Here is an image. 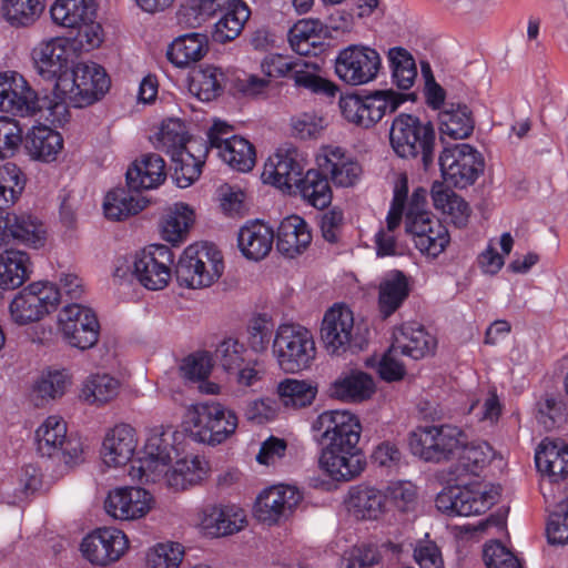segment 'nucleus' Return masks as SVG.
Instances as JSON below:
<instances>
[{
    "label": "nucleus",
    "instance_id": "nucleus-1",
    "mask_svg": "<svg viewBox=\"0 0 568 568\" xmlns=\"http://www.w3.org/2000/svg\"><path fill=\"white\" fill-rule=\"evenodd\" d=\"M436 131L430 121L416 115L400 113L394 118L389 130V142L395 154L406 160H418L428 170L436 155Z\"/></svg>",
    "mask_w": 568,
    "mask_h": 568
},
{
    "label": "nucleus",
    "instance_id": "nucleus-2",
    "mask_svg": "<svg viewBox=\"0 0 568 568\" xmlns=\"http://www.w3.org/2000/svg\"><path fill=\"white\" fill-rule=\"evenodd\" d=\"M224 270L221 252L209 243L189 245L175 266L179 284L187 288L211 286Z\"/></svg>",
    "mask_w": 568,
    "mask_h": 568
},
{
    "label": "nucleus",
    "instance_id": "nucleus-3",
    "mask_svg": "<svg viewBox=\"0 0 568 568\" xmlns=\"http://www.w3.org/2000/svg\"><path fill=\"white\" fill-rule=\"evenodd\" d=\"M413 93H398L392 89L376 90L368 95L348 94L341 97L339 109L346 121L369 129L386 114L394 113Z\"/></svg>",
    "mask_w": 568,
    "mask_h": 568
},
{
    "label": "nucleus",
    "instance_id": "nucleus-4",
    "mask_svg": "<svg viewBox=\"0 0 568 568\" xmlns=\"http://www.w3.org/2000/svg\"><path fill=\"white\" fill-rule=\"evenodd\" d=\"M109 88L110 79L105 70L97 63H79L55 83L57 94L69 99L73 108L94 103Z\"/></svg>",
    "mask_w": 568,
    "mask_h": 568
},
{
    "label": "nucleus",
    "instance_id": "nucleus-5",
    "mask_svg": "<svg viewBox=\"0 0 568 568\" xmlns=\"http://www.w3.org/2000/svg\"><path fill=\"white\" fill-rule=\"evenodd\" d=\"M465 439V433L457 426H418L410 433L409 448L414 456L424 462L442 463L450 460Z\"/></svg>",
    "mask_w": 568,
    "mask_h": 568
},
{
    "label": "nucleus",
    "instance_id": "nucleus-6",
    "mask_svg": "<svg viewBox=\"0 0 568 568\" xmlns=\"http://www.w3.org/2000/svg\"><path fill=\"white\" fill-rule=\"evenodd\" d=\"M273 353L285 373L302 372L315 359L316 347L313 335L301 325L282 324L274 336Z\"/></svg>",
    "mask_w": 568,
    "mask_h": 568
},
{
    "label": "nucleus",
    "instance_id": "nucleus-7",
    "mask_svg": "<svg viewBox=\"0 0 568 568\" xmlns=\"http://www.w3.org/2000/svg\"><path fill=\"white\" fill-rule=\"evenodd\" d=\"M59 302L60 292L55 285L34 282L16 294L9 305L10 317L18 325H28L54 311Z\"/></svg>",
    "mask_w": 568,
    "mask_h": 568
},
{
    "label": "nucleus",
    "instance_id": "nucleus-8",
    "mask_svg": "<svg viewBox=\"0 0 568 568\" xmlns=\"http://www.w3.org/2000/svg\"><path fill=\"white\" fill-rule=\"evenodd\" d=\"M438 163L445 182L458 189L473 185L485 168L480 152L467 143L445 148Z\"/></svg>",
    "mask_w": 568,
    "mask_h": 568
},
{
    "label": "nucleus",
    "instance_id": "nucleus-9",
    "mask_svg": "<svg viewBox=\"0 0 568 568\" xmlns=\"http://www.w3.org/2000/svg\"><path fill=\"white\" fill-rule=\"evenodd\" d=\"M58 328L67 344L81 351L93 347L99 341L100 324L97 314L79 303L67 304L60 310Z\"/></svg>",
    "mask_w": 568,
    "mask_h": 568
},
{
    "label": "nucleus",
    "instance_id": "nucleus-10",
    "mask_svg": "<svg viewBox=\"0 0 568 568\" xmlns=\"http://www.w3.org/2000/svg\"><path fill=\"white\" fill-rule=\"evenodd\" d=\"M209 149L216 150L217 155L231 168L247 172L255 164V150L246 139L233 134V126L224 121L216 120L207 131Z\"/></svg>",
    "mask_w": 568,
    "mask_h": 568
},
{
    "label": "nucleus",
    "instance_id": "nucleus-11",
    "mask_svg": "<svg viewBox=\"0 0 568 568\" xmlns=\"http://www.w3.org/2000/svg\"><path fill=\"white\" fill-rule=\"evenodd\" d=\"M381 69L379 53L366 45L351 44L341 50L335 60L337 77L351 85H362L374 81Z\"/></svg>",
    "mask_w": 568,
    "mask_h": 568
},
{
    "label": "nucleus",
    "instance_id": "nucleus-12",
    "mask_svg": "<svg viewBox=\"0 0 568 568\" xmlns=\"http://www.w3.org/2000/svg\"><path fill=\"white\" fill-rule=\"evenodd\" d=\"M192 434L200 442L221 444L237 427V416L220 403L211 402L194 407Z\"/></svg>",
    "mask_w": 568,
    "mask_h": 568
},
{
    "label": "nucleus",
    "instance_id": "nucleus-13",
    "mask_svg": "<svg viewBox=\"0 0 568 568\" xmlns=\"http://www.w3.org/2000/svg\"><path fill=\"white\" fill-rule=\"evenodd\" d=\"M321 338L325 349L332 355H343L358 346L354 315L351 308L334 304L323 317Z\"/></svg>",
    "mask_w": 568,
    "mask_h": 568
},
{
    "label": "nucleus",
    "instance_id": "nucleus-14",
    "mask_svg": "<svg viewBox=\"0 0 568 568\" xmlns=\"http://www.w3.org/2000/svg\"><path fill=\"white\" fill-rule=\"evenodd\" d=\"M173 261L174 255L166 245L151 244L135 254L133 274L145 288L163 290L171 280Z\"/></svg>",
    "mask_w": 568,
    "mask_h": 568
},
{
    "label": "nucleus",
    "instance_id": "nucleus-15",
    "mask_svg": "<svg viewBox=\"0 0 568 568\" xmlns=\"http://www.w3.org/2000/svg\"><path fill=\"white\" fill-rule=\"evenodd\" d=\"M498 493L483 490L479 486L448 488L436 497V507L442 513L456 516L480 515L497 503Z\"/></svg>",
    "mask_w": 568,
    "mask_h": 568
},
{
    "label": "nucleus",
    "instance_id": "nucleus-16",
    "mask_svg": "<svg viewBox=\"0 0 568 568\" xmlns=\"http://www.w3.org/2000/svg\"><path fill=\"white\" fill-rule=\"evenodd\" d=\"M0 111L13 116H33L42 111L37 92L16 71L0 73Z\"/></svg>",
    "mask_w": 568,
    "mask_h": 568
},
{
    "label": "nucleus",
    "instance_id": "nucleus-17",
    "mask_svg": "<svg viewBox=\"0 0 568 568\" xmlns=\"http://www.w3.org/2000/svg\"><path fill=\"white\" fill-rule=\"evenodd\" d=\"M303 500V494L292 485L278 484L263 489L254 505V516L267 525L288 519Z\"/></svg>",
    "mask_w": 568,
    "mask_h": 568
},
{
    "label": "nucleus",
    "instance_id": "nucleus-18",
    "mask_svg": "<svg viewBox=\"0 0 568 568\" xmlns=\"http://www.w3.org/2000/svg\"><path fill=\"white\" fill-rule=\"evenodd\" d=\"M306 165L307 159L304 152L292 145L283 146L264 164L262 179L265 183L291 192L303 176Z\"/></svg>",
    "mask_w": 568,
    "mask_h": 568
},
{
    "label": "nucleus",
    "instance_id": "nucleus-19",
    "mask_svg": "<svg viewBox=\"0 0 568 568\" xmlns=\"http://www.w3.org/2000/svg\"><path fill=\"white\" fill-rule=\"evenodd\" d=\"M126 548V536L115 528H99L84 537L81 542L83 557L97 566L118 561Z\"/></svg>",
    "mask_w": 568,
    "mask_h": 568
},
{
    "label": "nucleus",
    "instance_id": "nucleus-20",
    "mask_svg": "<svg viewBox=\"0 0 568 568\" xmlns=\"http://www.w3.org/2000/svg\"><path fill=\"white\" fill-rule=\"evenodd\" d=\"M39 247L44 245L43 224L29 213H0V246L10 241Z\"/></svg>",
    "mask_w": 568,
    "mask_h": 568
},
{
    "label": "nucleus",
    "instance_id": "nucleus-21",
    "mask_svg": "<svg viewBox=\"0 0 568 568\" xmlns=\"http://www.w3.org/2000/svg\"><path fill=\"white\" fill-rule=\"evenodd\" d=\"M151 500L150 493L143 488L121 487L109 493L104 507L115 519L134 520L150 510Z\"/></svg>",
    "mask_w": 568,
    "mask_h": 568
},
{
    "label": "nucleus",
    "instance_id": "nucleus-22",
    "mask_svg": "<svg viewBox=\"0 0 568 568\" xmlns=\"http://www.w3.org/2000/svg\"><path fill=\"white\" fill-rule=\"evenodd\" d=\"M246 525V514L236 505H206L201 511V526L215 537L233 535Z\"/></svg>",
    "mask_w": 568,
    "mask_h": 568
},
{
    "label": "nucleus",
    "instance_id": "nucleus-23",
    "mask_svg": "<svg viewBox=\"0 0 568 568\" xmlns=\"http://www.w3.org/2000/svg\"><path fill=\"white\" fill-rule=\"evenodd\" d=\"M405 230L413 235L416 247L432 257L443 253L450 241L448 230L435 216L407 222Z\"/></svg>",
    "mask_w": 568,
    "mask_h": 568
},
{
    "label": "nucleus",
    "instance_id": "nucleus-24",
    "mask_svg": "<svg viewBox=\"0 0 568 568\" xmlns=\"http://www.w3.org/2000/svg\"><path fill=\"white\" fill-rule=\"evenodd\" d=\"M33 60L39 74L45 80L60 81L69 73L70 52L64 39L54 38L33 50Z\"/></svg>",
    "mask_w": 568,
    "mask_h": 568
},
{
    "label": "nucleus",
    "instance_id": "nucleus-25",
    "mask_svg": "<svg viewBox=\"0 0 568 568\" xmlns=\"http://www.w3.org/2000/svg\"><path fill=\"white\" fill-rule=\"evenodd\" d=\"M136 445L135 429L129 424H118L104 437L102 460L109 467L124 466L132 460Z\"/></svg>",
    "mask_w": 568,
    "mask_h": 568
},
{
    "label": "nucleus",
    "instance_id": "nucleus-26",
    "mask_svg": "<svg viewBox=\"0 0 568 568\" xmlns=\"http://www.w3.org/2000/svg\"><path fill=\"white\" fill-rule=\"evenodd\" d=\"M317 164L336 186H353L362 174L361 164L346 156L338 146L324 149L323 154L317 158Z\"/></svg>",
    "mask_w": 568,
    "mask_h": 568
},
{
    "label": "nucleus",
    "instance_id": "nucleus-27",
    "mask_svg": "<svg viewBox=\"0 0 568 568\" xmlns=\"http://www.w3.org/2000/svg\"><path fill=\"white\" fill-rule=\"evenodd\" d=\"M390 346L402 355L420 359L434 351L436 341L420 324L405 323L394 329Z\"/></svg>",
    "mask_w": 568,
    "mask_h": 568
},
{
    "label": "nucleus",
    "instance_id": "nucleus-28",
    "mask_svg": "<svg viewBox=\"0 0 568 568\" xmlns=\"http://www.w3.org/2000/svg\"><path fill=\"white\" fill-rule=\"evenodd\" d=\"M320 466L332 479L348 481L363 471L365 462L361 450L322 448Z\"/></svg>",
    "mask_w": 568,
    "mask_h": 568
},
{
    "label": "nucleus",
    "instance_id": "nucleus-29",
    "mask_svg": "<svg viewBox=\"0 0 568 568\" xmlns=\"http://www.w3.org/2000/svg\"><path fill=\"white\" fill-rule=\"evenodd\" d=\"M130 190L141 192L160 186L166 179L165 162L155 153L143 154L126 171Z\"/></svg>",
    "mask_w": 568,
    "mask_h": 568
},
{
    "label": "nucleus",
    "instance_id": "nucleus-30",
    "mask_svg": "<svg viewBox=\"0 0 568 568\" xmlns=\"http://www.w3.org/2000/svg\"><path fill=\"white\" fill-rule=\"evenodd\" d=\"M535 463L551 483L565 479L568 476V445L562 440L545 438L536 449Z\"/></svg>",
    "mask_w": 568,
    "mask_h": 568
},
{
    "label": "nucleus",
    "instance_id": "nucleus-31",
    "mask_svg": "<svg viewBox=\"0 0 568 568\" xmlns=\"http://www.w3.org/2000/svg\"><path fill=\"white\" fill-rule=\"evenodd\" d=\"M274 231L258 220L246 222L239 231L237 244L242 254L253 261L268 255L274 243Z\"/></svg>",
    "mask_w": 568,
    "mask_h": 568
},
{
    "label": "nucleus",
    "instance_id": "nucleus-32",
    "mask_svg": "<svg viewBox=\"0 0 568 568\" xmlns=\"http://www.w3.org/2000/svg\"><path fill=\"white\" fill-rule=\"evenodd\" d=\"M276 239L277 251L288 258H294L310 246L312 233L304 219L291 215L281 222Z\"/></svg>",
    "mask_w": 568,
    "mask_h": 568
},
{
    "label": "nucleus",
    "instance_id": "nucleus-33",
    "mask_svg": "<svg viewBox=\"0 0 568 568\" xmlns=\"http://www.w3.org/2000/svg\"><path fill=\"white\" fill-rule=\"evenodd\" d=\"M387 496L379 489L368 486H355L349 489L347 508L363 520L378 519L385 511Z\"/></svg>",
    "mask_w": 568,
    "mask_h": 568
},
{
    "label": "nucleus",
    "instance_id": "nucleus-34",
    "mask_svg": "<svg viewBox=\"0 0 568 568\" xmlns=\"http://www.w3.org/2000/svg\"><path fill=\"white\" fill-rule=\"evenodd\" d=\"M375 392L373 378L361 371L344 373L331 385V396L344 402L359 403L368 399Z\"/></svg>",
    "mask_w": 568,
    "mask_h": 568
},
{
    "label": "nucleus",
    "instance_id": "nucleus-35",
    "mask_svg": "<svg viewBox=\"0 0 568 568\" xmlns=\"http://www.w3.org/2000/svg\"><path fill=\"white\" fill-rule=\"evenodd\" d=\"M209 51V41L202 33H186L170 44L166 55L176 67L184 68L200 61Z\"/></svg>",
    "mask_w": 568,
    "mask_h": 568
},
{
    "label": "nucleus",
    "instance_id": "nucleus-36",
    "mask_svg": "<svg viewBox=\"0 0 568 568\" xmlns=\"http://www.w3.org/2000/svg\"><path fill=\"white\" fill-rule=\"evenodd\" d=\"M409 295V284L402 271H392L381 282L378 307L384 318L394 314Z\"/></svg>",
    "mask_w": 568,
    "mask_h": 568
},
{
    "label": "nucleus",
    "instance_id": "nucleus-37",
    "mask_svg": "<svg viewBox=\"0 0 568 568\" xmlns=\"http://www.w3.org/2000/svg\"><path fill=\"white\" fill-rule=\"evenodd\" d=\"M301 197L315 209H326L333 199L332 187L326 173L321 169H310L295 185Z\"/></svg>",
    "mask_w": 568,
    "mask_h": 568
},
{
    "label": "nucleus",
    "instance_id": "nucleus-38",
    "mask_svg": "<svg viewBox=\"0 0 568 568\" xmlns=\"http://www.w3.org/2000/svg\"><path fill=\"white\" fill-rule=\"evenodd\" d=\"M26 148L33 159L52 162L63 148V139L47 125L33 126L27 135Z\"/></svg>",
    "mask_w": 568,
    "mask_h": 568
},
{
    "label": "nucleus",
    "instance_id": "nucleus-39",
    "mask_svg": "<svg viewBox=\"0 0 568 568\" xmlns=\"http://www.w3.org/2000/svg\"><path fill=\"white\" fill-rule=\"evenodd\" d=\"M325 33V28L320 20L303 19L290 29L288 41L292 49L300 55L316 54Z\"/></svg>",
    "mask_w": 568,
    "mask_h": 568
},
{
    "label": "nucleus",
    "instance_id": "nucleus-40",
    "mask_svg": "<svg viewBox=\"0 0 568 568\" xmlns=\"http://www.w3.org/2000/svg\"><path fill=\"white\" fill-rule=\"evenodd\" d=\"M68 426L60 416H49L36 430L37 450L41 456L60 454L68 439Z\"/></svg>",
    "mask_w": 568,
    "mask_h": 568
},
{
    "label": "nucleus",
    "instance_id": "nucleus-41",
    "mask_svg": "<svg viewBox=\"0 0 568 568\" xmlns=\"http://www.w3.org/2000/svg\"><path fill=\"white\" fill-rule=\"evenodd\" d=\"M131 191L115 189L105 195L103 211L106 219L121 221L138 214L146 206L148 201L140 194H132Z\"/></svg>",
    "mask_w": 568,
    "mask_h": 568
},
{
    "label": "nucleus",
    "instance_id": "nucleus-42",
    "mask_svg": "<svg viewBox=\"0 0 568 568\" xmlns=\"http://www.w3.org/2000/svg\"><path fill=\"white\" fill-rule=\"evenodd\" d=\"M121 383L106 373L89 375L81 387L80 397L90 405H104L113 400L120 392Z\"/></svg>",
    "mask_w": 568,
    "mask_h": 568
},
{
    "label": "nucleus",
    "instance_id": "nucleus-43",
    "mask_svg": "<svg viewBox=\"0 0 568 568\" xmlns=\"http://www.w3.org/2000/svg\"><path fill=\"white\" fill-rule=\"evenodd\" d=\"M206 474V462L203 458H183L166 471V484L175 490H184L202 481Z\"/></svg>",
    "mask_w": 568,
    "mask_h": 568
},
{
    "label": "nucleus",
    "instance_id": "nucleus-44",
    "mask_svg": "<svg viewBox=\"0 0 568 568\" xmlns=\"http://www.w3.org/2000/svg\"><path fill=\"white\" fill-rule=\"evenodd\" d=\"M440 131L453 139H466L474 131L471 111L466 104L447 103L439 113Z\"/></svg>",
    "mask_w": 568,
    "mask_h": 568
},
{
    "label": "nucleus",
    "instance_id": "nucleus-45",
    "mask_svg": "<svg viewBox=\"0 0 568 568\" xmlns=\"http://www.w3.org/2000/svg\"><path fill=\"white\" fill-rule=\"evenodd\" d=\"M359 420L348 410H326L317 416L312 424L315 440L328 438L337 433L348 435L347 440L353 439L351 427L356 426Z\"/></svg>",
    "mask_w": 568,
    "mask_h": 568
},
{
    "label": "nucleus",
    "instance_id": "nucleus-46",
    "mask_svg": "<svg viewBox=\"0 0 568 568\" xmlns=\"http://www.w3.org/2000/svg\"><path fill=\"white\" fill-rule=\"evenodd\" d=\"M432 199L435 207L449 217L454 225L463 227L467 224L470 216V207L460 195L439 184L433 186Z\"/></svg>",
    "mask_w": 568,
    "mask_h": 568
},
{
    "label": "nucleus",
    "instance_id": "nucleus-47",
    "mask_svg": "<svg viewBox=\"0 0 568 568\" xmlns=\"http://www.w3.org/2000/svg\"><path fill=\"white\" fill-rule=\"evenodd\" d=\"M226 12L215 22L212 39L217 43H226L236 39L251 16L246 3L226 4Z\"/></svg>",
    "mask_w": 568,
    "mask_h": 568
},
{
    "label": "nucleus",
    "instance_id": "nucleus-48",
    "mask_svg": "<svg viewBox=\"0 0 568 568\" xmlns=\"http://www.w3.org/2000/svg\"><path fill=\"white\" fill-rule=\"evenodd\" d=\"M194 222L193 210L184 203H175L164 215L161 224L162 237L172 244L184 241Z\"/></svg>",
    "mask_w": 568,
    "mask_h": 568
},
{
    "label": "nucleus",
    "instance_id": "nucleus-49",
    "mask_svg": "<svg viewBox=\"0 0 568 568\" xmlns=\"http://www.w3.org/2000/svg\"><path fill=\"white\" fill-rule=\"evenodd\" d=\"M225 75L213 65L194 71L190 78L189 90L199 100L209 102L217 98L224 89Z\"/></svg>",
    "mask_w": 568,
    "mask_h": 568
},
{
    "label": "nucleus",
    "instance_id": "nucleus-50",
    "mask_svg": "<svg viewBox=\"0 0 568 568\" xmlns=\"http://www.w3.org/2000/svg\"><path fill=\"white\" fill-rule=\"evenodd\" d=\"M70 384L71 377L65 369L42 373L32 388L37 405L40 406L62 397Z\"/></svg>",
    "mask_w": 568,
    "mask_h": 568
},
{
    "label": "nucleus",
    "instance_id": "nucleus-51",
    "mask_svg": "<svg viewBox=\"0 0 568 568\" xmlns=\"http://www.w3.org/2000/svg\"><path fill=\"white\" fill-rule=\"evenodd\" d=\"M92 0H55L50 13L54 23L75 28L90 19Z\"/></svg>",
    "mask_w": 568,
    "mask_h": 568
},
{
    "label": "nucleus",
    "instance_id": "nucleus-52",
    "mask_svg": "<svg viewBox=\"0 0 568 568\" xmlns=\"http://www.w3.org/2000/svg\"><path fill=\"white\" fill-rule=\"evenodd\" d=\"M392 80L400 90H408L413 87L417 68L413 55L402 47L390 48L387 52Z\"/></svg>",
    "mask_w": 568,
    "mask_h": 568
},
{
    "label": "nucleus",
    "instance_id": "nucleus-53",
    "mask_svg": "<svg viewBox=\"0 0 568 568\" xmlns=\"http://www.w3.org/2000/svg\"><path fill=\"white\" fill-rule=\"evenodd\" d=\"M44 0H2L3 18L14 27L32 24L43 12Z\"/></svg>",
    "mask_w": 568,
    "mask_h": 568
},
{
    "label": "nucleus",
    "instance_id": "nucleus-54",
    "mask_svg": "<svg viewBox=\"0 0 568 568\" xmlns=\"http://www.w3.org/2000/svg\"><path fill=\"white\" fill-rule=\"evenodd\" d=\"M26 175L14 163L0 166V210L12 206L26 187Z\"/></svg>",
    "mask_w": 568,
    "mask_h": 568
},
{
    "label": "nucleus",
    "instance_id": "nucleus-55",
    "mask_svg": "<svg viewBox=\"0 0 568 568\" xmlns=\"http://www.w3.org/2000/svg\"><path fill=\"white\" fill-rule=\"evenodd\" d=\"M41 483L39 469L33 465H27L21 468L12 483L3 484L2 491L8 496L9 504H17L38 490Z\"/></svg>",
    "mask_w": 568,
    "mask_h": 568
},
{
    "label": "nucleus",
    "instance_id": "nucleus-56",
    "mask_svg": "<svg viewBox=\"0 0 568 568\" xmlns=\"http://www.w3.org/2000/svg\"><path fill=\"white\" fill-rule=\"evenodd\" d=\"M465 442L466 439L456 453L458 454L457 470L478 475L490 460L491 447L485 442L470 444Z\"/></svg>",
    "mask_w": 568,
    "mask_h": 568
},
{
    "label": "nucleus",
    "instance_id": "nucleus-57",
    "mask_svg": "<svg viewBox=\"0 0 568 568\" xmlns=\"http://www.w3.org/2000/svg\"><path fill=\"white\" fill-rule=\"evenodd\" d=\"M277 393L286 408H304L310 406L316 396V388L305 381L285 379L278 384Z\"/></svg>",
    "mask_w": 568,
    "mask_h": 568
},
{
    "label": "nucleus",
    "instance_id": "nucleus-58",
    "mask_svg": "<svg viewBox=\"0 0 568 568\" xmlns=\"http://www.w3.org/2000/svg\"><path fill=\"white\" fill-rule=\"evenodd\" d=\"M171 159L174 163V179L179 187H187L200 178L203 166L201 156H194L187 149L175 151Z\"/></svg>",
    "mask_w": 568,
    "mask_h": 568
},
{
    "label": "nucleus",
    "instance_id": "nucleus-59",
    "mask_svg": "<svg viewBox=\"0 0 568 568\" xmlns=\"http://www.w3.org/2000/svg\"><path fill=\"white\" fill-rule=\"evenodd\" d=\"M170 464L160 460L158 456H148L144 454L142 458L132 462L129 475L132 480L143 484L156 483L161 478L166 479V471H170Z\"/></svg>",
    "mask_w": 568,
    "mask_h": 568
},
{
    "label": "nucleus",
    "instance_id": "nucleus-60",
    "mask_svg": "<svg viewBox=\"0 0 568 568\" xmlns=\"http://www.w3.org/2000/svg\"><path fill=\"white\" fill-rule=\"evenodd\" d=\"M382 559L377 546L362 544L345 551L341 568H383Z\"/></svg>",
    "mask_w": 568,
    "mask_h": 568
},
{
    "label": "nucleus",
    "instance_id": "nucleus-61",
    "mask_svg": "<svg viewBox=\"0 0 568 568\" xmlns=\"http://www.w3.org/2000/svg\"><path fill=\"white\" fill-rule=\"evenodd\" d=\"M190 142L185 126L180 120L170 119L164 121L158 133L159 148L165 150L171 156L175 151L187 150L186 143Z\"/></svg>",
    "mask_w": 568,
    "mask_h": 568
},
{
    "label": "nucleus",
    "instance_id": "nucleus-62",
    "mask_svg": "<svg viewBox=\"0 0 568 568\" xmlns=\"http://www.w3.org/2000/svg\"><path fill=\"white\" fill-rule=\"evenodd\" d=\"M275 324L272 317L266 314H258L252 317L247 325V342L256 353H263L268 348L274 335Z\"/></svg>",
    "mask_w": 568,
    "mask_h": 568
},
{
    "label": "nucleus",
    "instance_id": "nucleus-63",
    "mask_svg": "<svg viewBox=\"0 0 568 568\" xmlns=\"http://www.w3.org/2000/svg\"><path fill=\"white\" fill-rule=\"evenodd\" d=\"M184 549L179 542L158 544L148 554V568H179Z\"/></svg>",
    "mask_w": 568,
    "mask_h": 568
},
{
    "label": "nucleus",
    "instance_id": "nucleus-64",
    "mask_svg": "<svg viewBox=\"0 0 568 568\" xmlns=\"http://www.w3.org/2000/svg\"><path fill=\"white\" fill-rule=\"evenodd\" d=\"M546 532L550 544H568V499L559 503L550 514Z\"/></svg>",
    "mask_w": 568,
    "mask_h": 568
}]
</instances>
